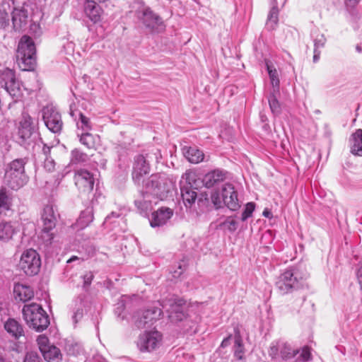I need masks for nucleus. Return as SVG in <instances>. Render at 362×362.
Returning <instances> with one entry per match:
<instances>
[{"mask_svg": "<svg viewBox=\"0 0 362 362\" xmlns=\"http://www.w3.org/2000/svg\"><path fill=\"white\" fill-rule=\"evenodd\" d=\"M16 62L22 71H32L36 65V48L33 39L23 35L18 42Z\"/></svg>", "mask_w": 362, "mask_h": 362, "instance_id": "f257e3e1", "label": "nucleus"}, {"mask_svg": "<svg viewBox=\"0 0 362 362\" xmlns=\"http://www.w3.org/2000/svg\"><path fill=\"white\" fill-rule=\"evenodd\" d=\"M23 316L30 328L41 332L49 325V317L42 306L37 303L25 304L22 310Z\"/></svg>", "mask_w": 362, "mask_h": 362, "instance_id": "f03ea898", "label": "nucleus"}, {"mask_svg": "<svg viewBox=\"0 0 362 362\" xmlns=\"http://www.w3.org/2000/svg\"><path fill=\"white\" fill-rule=\"evenodd\" d=\"M28 160L27 157L16 158L8 165L5 179L11 189L17 190L28 181V177L25 171V165L28 163Z\"/></svg>", "mask_w": 362, "mask_h": 362, "instance_id": "7ed1b4c3", "label": "nucleus"}, {"mask_svg": "<svg viewBox=\"0 0 362 362\" xmlns=\"http://www.w3.org/2000/svg\"><path fill=\"white\" fill-rule=\"evenodd\" d=\"M306 278L307 274L301 273L298 267H290L279 276L276 287L282 295L292 293L301 287L303 280Z\"/></svg>", "mask_w": 362, "mask_h": 362, "instance_id": "20e7f679", "label": "nucleus"}, {"mask_svg": "<svg viewBox=\"0 0 362 362\" xmlns=\"http://www.w3.org/2000/svg\"><path fill=\"white\" fill-rule=\"evenodd\" d=\"M37 138L33 118L27 112H23L18 126L17 142L27 148L34 144Z\"/></svg>", "mask_w": 362, "mask_h": 362, "instance_id": "39448f33", "label": "nucleus"}, {"mask_svg": "<svg viewBox=\"0 0 362 362\" xmlns=\"http://www.w3.org/2000/svg\"><path fill=\"white\" fill-rule=\"evenodd\" d=\"M160 305L162 310L168 313V318L172 322H178L187 318L186 301L179 297H171L163 300Z\"/></svg>", "mask_w": 362, "mask_h": 362, "instance_id": "423d86ee", "label": "nucleus"}, {"mask_svg": "<svg viewBox=\"0 0 362 362\" xmlns=\"http://www.w3.org/2000/svg\"><path fill=\"white\" fill-rule=\"evenodd\" d=\"M19 267L28 276L37 274L41 267V259L37 251L33 249L24 251L19 262Z\"/></svg>", "mask_w": 362, "mask_h": 362, "instance_id": "0eeeda50", "label": "nucleus"}, {"mask_svg": "<svg viewBox=\"0 0 362 362\" xmlns=\"http://www.w3.org/2000/svg\"><path fill=\"white\" fill-rule=\"evenodd\" d=\"M162 312L160 308L156 307L137 312L134 315V325L138 329L148 327L153 324V321L159 318Z\"/></svg>", "mask_w": 362, "mask_h": 362, "instance_id": "6e6552de", "label": "nucleus"}, {"mask_svg": "<svg viewBox=\"0 0 362 362\" xmlns=\"http://www.w3.org/2000/svg\"><path fill=\"white\" fill-rule=\"evenodd\" d=\"M149 161L144 155H137L134 157L132 177L135 185L140 186L141 182H144V176L150 172Z\"/></svg>", "mask_w": 362, "mask_h": 362, "instance_id": "1a4fd4ad", "label": "nucleus"}, {"mask_svg": "<svg viewBox=\"0 0 362 362\" xmlns=\"http://www.w3.org/2000/svg\"><path fill=\"white\" fill-rule=\"evenodd\" d=\"M58 216L53 206L47 204L44 207L41 215V219L43 223L42 232L47 235V241L50 242L53 239V234L50 232L56 226Z\"/></svg>", "mask_w": 362, "mask_h": 362, "instance_id": "9d476101", "label": "nucleus"}, {"mask_svg": "<svg viewBox=\"0 0 362 362\" xmlns=\"http://www.w3.org/2000/svg\"><path fill=\"white\" fill-rule=\"evenodd\" d=\"M42 119L46 127L53 133H59L63 122L61 115L53 107L47 106L42 109Z\"/></svg>", "mask_w": 362, "mask_h": 362, "instance_id": "9b49d317", "label": "nucleus"}, {"mask_svg": "<svg viewBox=\"0 0 362 362\" xmlns=\"http://www.w3.org/2000/svg\"><path fill=\"white\" fill-rule=\"evenodd\" d=\"M11 21L15 31L20 32L27 27L29 22L28 5L13 7L11 11Z\"/></svg>", "mask_w": 362, "mask_h": 362, "instance_id": "f8f14e48", "label": "nucleus"}, {"mask_svg": "<svg viewBox=\"0 0 362 362\" xmlns=\"http://www.w3.org/2000/svg\"><path fill=\"white\" fill-rule=\"evenodd\" d=\"M221 195L223 202L230 211H238L240 208V201L238 197V192L233 185L225 183L222 186Z\"/></svg>", "mask_w": 362, "mask_h": 362, "instance_id": "ddd939ff", "label": "nucleus"}, {"mask_svg": "<svg viewBox=\"0 0 362 362\" xmlns=\"http://www.w3.org/2000/svg\"><path fill=\"white\" fill-rule=\"evenodd\" d=\"M75 185L78 189L85 193L90 192L93 189L95 178L93 173L85 169H80L75 172Z\"/></svg>", "mask_w": 362, "mask_h": 362, "instance_id": "4468645a", "label": "nucleus"}, {"mask_svg": "<svg viewBox=\"0 0 362 362\" xmlns=\"http://www.w3.org/2000/svg\"><path fill=\"white\" fill-rule=\"evenodd\" d=\"M161 341V334L157 332H147L139 337L137 346L141 351L154 350Z\"/></svg>", "mask_w": 362, "mask_h": 362, "instance_id": "2eb2a0df", "label": "nucleus"}, {"mask_svg": "<svg viewBox=\"0 0 362 362\" xmlns=\"http://www.w3.org/2000/svg\"><path fill=\"white\" fill-rule=\"evenodd\" d=\"M88 305V296L86 293L78 295L72 303V316L71 319L76 325L80 321L83 316L86 308Z\"/></svg>", "mask_w": 362, "mask_h": 362, "instance_id": "dca6fc26", "label": "nucleus"}, {"mask_svg": "<svg viewBox=\"0 0 362 362\" xmlns=\"http://www.w3.org/2000/svg\"><path fill=\"white\" fill-rule=\"evenodd\" d=\"M173 211L167 207H161L151 214L150 225L151 227H160L165 225L173 216Z\"/></svg>", "mask_w": 362, "mask_h": 362, "instance_id": "f3484780", "label": "nucleus"}, {"mask_svg": "<svg viewBox=\"0 0 362 362\" xmlns=\"http://www.w3.org/2000/svg\"><path fill=\"white\" fill-rule=\"evenodd\" d=\"M146 28L153 30L163 23L161 18L155 13L150 8H145L139 16Z\"/></svg>", "mask_w": 362, "mask_h": 362, "instance_id": "a211bd4d", "label": "nucleus"}, {"mask_svg": "<svg viewBox=\"0 0 362 362\" xmlns=\"http://www.w3.org/2000/svg\"><path fill=\"white\" fill-rule=\"evenodd\" d=\"M152 194L148 192L141 191L139 196L134 200V205L138 211L146 216L152 209Z\"/></svg>", "mask_w": 362, "mask_h": 362, "instance_id": "6ab92c4d", "label": "nucleus"}, {"mask_svg": "<svg viewBox=\"0 0 362 362\" xmlns=\"http://www.w3.org/2000/svg\"><path fill=\"white\" fill-rule=\"evenodd\" d=\"M84 11L86 16L93 23L100 21L103 9L95 1L86 0L84 5Z\"/></svg>", "mask_w": 362, "mask_h": 362, "instance_id": "aec40b11", "label": "nucleus"}, {"mask_svg": "<svg viewBox=\"0 0 362 362\" xmlns=\"http://www.w3.org/2000/svg\"><path fill=\"white\" fill-rule=\"evenodd\" d=\"M13 295L16 300L25 303L34 297V291L30 286L18 283L14 285Z\"/></svg>", "mask_w": 362, "mask_h": 362, "instance_id": "412c9836", "label": "nucleus"}, {"mask_svg": "<svg viewBox=\"0 0 362 362\" xmlns=\"http://www.w3.org/2000/svg\"><path fill=\"white\" fill-rule=\"evenodd\" d=\"M226 172L223 170L216 169L206 173L203 179L204 185L207 188H211L215 185L223 182L226 179Z\"/></svg>", "mask_w": 362, "mask_h": 362, "instance_id": "4be33fe9", "label": "nucleus"}, {"mask_svg": "<svg viewBox=\"0 0 362 362\" xmlns=\"http://www.w3.org/2000/svg\"><path fill=\"white\" fill-rule=\"evenodd\" d=\"M18 229L13 222H0V241L6 243L13 239V235L17 233Z\"/></svg>", "mask_w": 362, "mask_h": 362, "instance_id": "5701e85b", "label": "nucleus"}, {"mask_svg": "<svg viewBox=\"0 0 362 362\" xmlns=\"http://www.w3.org/2000/svg\"><path fill=\"white\" fill-rule=\"evenodd\" d=\"M350 151L354 156H362V129H358L350 137Z\"/></svg>", "mask_w": 362, "mask_h": 362, "instance_id": "b1692460", "label": "nucleus"}, {"mask_svg": "<svg viewBox=\"0 0 362 362\" xmlns=\"http://www.w3.org/2000/svg\"><path fill=\"white\" fill-rule=\"evenodd\" d=\"M4 329L15 339H18L24 335V330L22 325L13 318H9L4 323Z\"/></svg>", "mask_w": 362, "mask_h": 362, "instance_id": "393cba45", "label": "nucleus"}, {"mask_svg": "<svg viewBox=\"0 0 362 362\" xmlns=\"http://www.w3.org/2000/svg\"><path fill=\"white\" fill-rule=\"evenodd\" d=\"M146 189L151 190L154 194L160 195L165 192L161 185V181L157 175H152L150 177L145 180L144 182H141Z\"/></svg>", "mask_w": 362, "mask_h": 362, "instance_id": "a878e982", "label": "nucleus"}, {"mask_svg": "<svg viewBox=\"0 0 362 362\" xmlns=\"http://www.w3.org/2000/svg\"><path fill=\"white\" fill-rule=\"evenodd\" d=\"M70 115L76 121L78 129L83 132H89L91 129L90 119L78 110H71Z\"/></svg>", "mask_w": 362, "mask_h": 362, "instance_id": "bb28decb", "label": "nucleus"}, {"mask_svg": "<svg viewBox=\"0 0 362 362\" xmlns=\"http://www.w3.org/2000/svg\"><path fill=\"white\" fill-rule=\"evenodd\" d=\"M93 220V207L90 204L88 206L85 210L81 212L78 218L76 221V225L80 228L83 229L89 226Z\"/></svg>", "mask_w": 362, "mask_h": 362, "instance_id": "cd10ccee", "label": "nucleus"}, {"mask_svg": "<svg viewBox=\"0 0 362 362\" xmlns=\"http://www.w3.org/2000/svg\"><path fill=\"white\" fill-rule=\"evenodd\" d=\"M181 196L186 207H191L197 199V192L190 185H185L180 187Z\"/></svg>", "mask_w": 362, "mask_h": 362, "instance_id": "c85d7f7f", "label": "nucleus"}, {"mask_svg": "<svg viewBox=\"0 0 362 362\" xmlns=\"http://www.w3.org/2000/svg\"><path fill=\"white\" fill-rule=\"evenodd\" d=\"M279 11L276 0H274V4L268 13L266 22V28L268 30H274L276 29L279 22Z\"/></svg>", "mask_w": 362, "mask_h": 362, "instance_id": "c756f323", "label": "nucleus"}, {"mask_svg": "<svg viewBox=\"0 0 362 362\" xmlns=\"http://www.w3.org/2000/svg\"><path fill=\"white\" fill-rule=\"evenodd\" d=\"M185 156L190 163H199L203 161L204 154L201 150L197 148V147L190 146L185 153Z\"/></svg>", "mask_w": 362, "mask_h": 362, "instance_id": "7c9ffc66", "label": "nucleus"}, {"mask_svg": "<svg viewBox=\"0 0 362 362\" xmlns=\"http://www.w3.org/2000/svg\"><path fill=\"white\" fill-rule=\"evenodd\" d=\"M44 358L48 362H59L62 359V354L59 348L51 345L42 353Z\"/></svg>", "mask_w": 362, "mask_h": 362, "instance_id": "2f4dec72", "label": "nucleus"}, {"mask_svg": "<svg viewBox=\"0 0 362 362\" xmlns=\"http://www.w3.org/2000/svg\"><path fill=\"white\" fill-rule=\"evenodd\" d=\"M4 88L16 100L19 99L23 94L20 81L16 78L11 83H9L8 86H4Z\"/></svg>", "mask_w": 362, "mask_h": 362, "instance_id": "473e14b6", "label": "nucleus"}, {"mask_svg": "<svg viewBox=\"0 0 362 362\" xmlns=\"http://www.w3.org/2000/svg\"><path fill=\"white\" fill-rule=\"evenodd\" d=\"M271 83L273 87L272 92L279 93V78L277 70L268 63L266 64Z\"/></svg>", "mask_w": 362, "mask_h": 362, "instance_id": "72a5a7b5", "label": "nucleus"}, {"mask_svg": "<svg viewBox=\"0 0 362 362\" xmlns=\"http://www.w3.org/2000/svg\"><path fill=\"white\" fill-rule=\"evenodd\" d=\"M16 78L15 72L9 68L0 70V86L4 88Z\"/></svg>", "mask_w": 362, "mask_h": 362, "instance_id": "f704fd0d", "label": "nucleus"}, {"mask_svg": "<svg viewBox=\"0 0 362 362\" xmlns=\"http://www.w3.org/2000/svg\"><path fill=\"white\" fill-rule=\"evenodd\" d=\"M279 95V93L271 92L268 96V102L269 105L270 110L272 112L278 115L281 113V105L277 99V95Z\"/></svg>", "mask_w": 362, "mask_h": 362, "instance_id": "c9c22d12", "label": "nucleus"}, {"mask_svg": "<svg viewBox=\"0 0 362 362\" xmlns=\"http://www.w3.org/2000/svg\"><path fill=\"white\" fill-rule=\"evenodd\" d=\"M88 156L86 153L75 148L71 153V162L72 163H81L88 160Z\"/></svg>", "mask_w": 362, "mask_h": 362, "instance_id": "e433bc0d", "label": "nucleus"}, {"mask_svg": "<svg viewBox=\"0 0 362 362\" xmlns=\"http://www.w3.org/2000/svg\"><path fill=\"white\" fill-rule=\"evenodd\" d=\"M299 351L298 349H293L292 347L288 344H284L280 349V354L283 359H289L298 354Z\"/></svg>", "mask_w": 362, "mask_h": 362, "instance_id": "4c0bfd02", "label": "nucleus"}, {"mask_svg": "<svg viewBox=\"0 0 362 362\" xmlns=\"http://www.w3.org/2000/svg\"><path fill=\"white\" fill-rule=\"evenodd\" d=\"M10 201L5 188L0 189V214L9 210Z\"/></svg>", "mask_w": 362, "mask_h": 362, "instance_id": "58836bf2", "label": "nucleus"}, {"mask_svg": "<svg viewBox=\"0 0 362 362\" xmlns=\"http://www.w3.org/2000/svg\"><path fill=\"white\" fill-rule=\"evenodd\" d=\"M10 23L9 13L4 4L0 6V30H5Z\"/></svg>", "mask_w": 362, "mask_h": 362, "instance_id": "ea45409f", "label": "nucleus"}, {"mask_svg": "<svg viewBox=\"0 0 362 362\" xmlns=\"http://www.w3.org/2000/svg\"><path fill=\"white\" fill-rule=\"evenodd\" d=\"M244 354L243 340L240 336H235L234 344V355L238 359H242Z\"/></svg>", "mask_w": 362, "mask_h": 362, "instance_id": "a19ab883", "label": "nucleus"}, {"mask_svg": "<svg viewBox=\"0 0 362 362\" xmlns=\"http://www.w3.org/2000/svg\"><path fill=\"white\" fill-rule=\"evenodd\" d=\"M80 142L88 148H91L94 146L93 136L88 132H84L80 136Z\"/></svg>", "mask_w": 362, "mask_h": 362, "instance_id": "79ce46f5", "label": "nucleus"}, {"mask_svg": "<svg viewBox=\"0 0 362 362\" xmlns=\"http://www.w3.org/2000/svg\"><path fill=\"white\" fill-rule=\"evenodd\" d=\"M255 209V204L254 202H248L242 213L241 220L245 221L248 218L251 217Z\"/></svg>", "mask_w": 362, "mask_h": 362, "instance_id": "37998d69", "label": "nucleus"}, {"mask_svg": "<svg viewBox=\"0 0 362 362\" xmlns=\"http://www.w3.org/2000/svg\"><path fill=\"white\" fill-rule=\"evenodd\" d=\"M37 342L42 354L51 346L49 344V339L45 335H40L37 339Z\"/></svg>", "mask_w": 362, "mask_h": 362, "instance_id": "c03bdc74", "label": "nucleus"}, {"mask_svg": "<svg viewBox=\"0 0 362 362\" xmlns=\"http://www.w3.org/2000/svg\"><path fill=\"white\" fill-rule=\"evenodd\" d=\"M125 309V300L122 298L118 300L117 304L115 305V308L114 310L115 314L117 316V317L121 318V320H124V316H122V313Z\"/></svg>", "mask_w": 362, "mask_h": 362, "instance_id": "a18cd8bd", "label": "nucleus"}, {"mask_svg": "<svg viewBox=\"0 0 362 362\" xmlns=\"http://www.w3.org/2000/svg\"><path fill=\"white\" fill-rule=\"evenodd\" d=\"M230 232H234L238 227V222L235 221L232 217H228L221 224Z\"/></svg>", "mask_w": 362, "mask_h": 362, "instance_id": "49530a36", "label": "nucleus"}, {"mask_svg": "<svg viewBox=\"0 0 362 362\" xmlns=\"http://www.w3.org/2000/svg\"><path fill=\"white\" fill-rule=\"evenodd\" d=\"M327 39L324 34H319L314 39V49L320 50L325 47Z\"/></svg>", "mask_w": 362, "mask_h": 362, "instance_id": "de8ad7c7", "label": "nucleus"}, {"mask_svg": "<svg viewBox=\"0 0 362 362\" xmlns=\"http://www.w3.org/2000/svg\"><path fill=\"white\" fill-rule=\"evenodd\" d=\"M147 158L150 160H155L156 163H158L162 158L160 151L159 149H153L151 152L146 154Z\"/></svg>", "mask_w": 362, "mask_h": 362, "instance_id": "09e8293b", "label": "nucleus"}, {"mask_svg": "<svg viewBox=\"0 0 362 362\" xmlns=\"http://www.w3.org/2000/svg\"><path fill=\"white\" fill-rule=\"evenodd\" d=\"M211 200L216 209H220L223 206V199H221L218 192H214L211 194Z\"/></svg>", "mask_w": 362, "mask_h": 362, "instance_id": "8fccbe9b", "label": "nucleus"}, {"mask_svg": "<svg viewBox=\"0 0 362 362\" xmlns=\"http://www.w3.org/2000/svg\"><path fill=\"white\" fill-rule=\"evenodd\" d=\"M23 362H42V361L38 354L31 351L26 354Z\"/></svg>", "mask_w": 362, "mask_h": 362, "instance_id": "3c124183", "label": "nucleus"}, {"mask_svg": "<svg viewBox=\"0 0 362 362\" xmlns=\"http://www.w3.org/2000/svg\"><path fill=\"white\" fill-rule=\"evenodd\" d=\"M93 278H94V275L91 272H86L83 276V286L86 291H87L88 287L91 284Z\"/></svg>", "mask_w": 362, "mask_h": 362, "instance_id": "603ef678", "label": "nucleus"}, {"mask_svg": "<svg viewBox=\"0 0 362 362\" xmlns=\"http://www.w3.org/2000/svg\"><path fill=\"white\" fill-rule=\"evenodd\" d=\"M55 167V162L50 156H47L44 161V168L47 171H53Z\"/></svg>", "mask_w": 362, "mask_h": 362, "instance_id": "864d4df0", "label": "nucleus"}, {"mask_svg": "<svg viewBox=\"0 0 362 362\" xmlns=\"http://www.w3.org/2000/svg\"><path fill=\"white\" fill-rule=\"evenodd\" d=\"M185 269H186V266H185V262L182 261V263H179L177 269L175 270L173 272V276L174 278H179L182 275V274L184 272Z\"/></svg>", "mask_w": 362, "mask_h": 362, "instance_id": "5fc2aeb1", "label": "nucleus"}, {"mask_svg": "<svg viewBox=\"0 0 362 362\" xmlns=\"http://www.w3.org/2000/svg\"><path fill=\"white\" fill-rule=\"evenodd\" d=\"M30 30L35 37L40 36L42 33L40 26L38 23H33L30 26Z\"/></svg>", "mask_w": 362, "mask_h": 362, "instance_id": "6e6d98bb", "label": "nucleus"}, {"mask_svg": "<svg viewBox=\"0 0 362 362\" xmlns=\"http://www.w3.org/2000/svg\"><path fill=\"white\" fill-rule=\"evenodd\" d=\"M300 356L303 361H308L311 356L310 349L308 346L303 347Z\"/></svg>", "mask_w": 362, "mask_h": 362, "instance_id": "4d7b16f0", "label": "nucleus"}, {"mask_svg": "<svg viewBox=\"0 0 362 362\" xmlns=\"http://www.w3.org/2000/svg\"><path fill=\"white\" fill-rule=\"evenodd\" d=\"M361 0H344V4L346 8H354L357 6Z\"/></svg>", "mask_w": 362, "mask_h": 362, "instance_id": "13d9d810", "label": "nucleus"}, {"mask_svg": "<svg viewBox=\"0 0 362 362\" xmlns=\"http://www.w3.org/2000/svg\"><path fill=\"white\" fill-rule=\"evenodd\" d=\"M313 52H314L313 62L316 63L320 59L321 51L318 50V49H314Z\"/></svg>", "mask_w": 362, "mask_h": 362, "instance_id": "bf43d9fd", "label": "nucleus"}, {"mask_svg": "<svg viewBox=\"0 0 362 362\" xmlns=\"http://www.w3.org/2000/svg\"><path fill=\"white\" fill-rule=\"evenodd\" d=\"M262 215L266 217V218H272V213L271 212L270 210H269L268 209H265L264 211H263V213H262Z\"/></svg>", "mask_w": 362, "mask_h": 362, "instance_id": "052dcab7", "label": "nucleus"}, {"mask_svg": "<svg viewBox=\"0 0 362 362\" xmlns=\"http://www.w3.org/2000/svg\"><path fill=\"white\" fill-rule=\"evenodd\" d=\"M50 151H51V148L45 145L43 148H42V151H43V153L44 155L45 156V158L47 156H49V153H50Z\"/></svg>", "mask_w": 362, "mask_h": 362, "instance_id": "680f3d73", "label": "nucleus"}, {"mask_svg": "<svg viewBox=\"0 0 362 362\" xmlns=\"http://www.w3.org/2000/svg\"><path fill=\"white\" fill-rule=\"evenodd\" d=\"M277 351H278V348H277V347H276V346H272V347H271L270 352H269V354H270V355H275V354H276Z\"/></svg>", "mask_w": 362, "mask_h": 362, "instance_id": "e2e57ef3", "label": "nucleus"}, {"mask_svg": "<svg viewBox=\"0 0 362 362\" xmlns=\"http://www.w3.org/2000/svg\"><path fill=\"white\" fill-rule=\"evenodd\" d=\"M229 338L224 339L223 341L221 342V346L224 347L226 346L228 344Z\"/></svg>", "mask_w": 362, "mask_h": 362, "instance_id": "0e129e2a", "label": "nucleus"}, {"mask_svg": "<svg viewBox=\"0 0 362 362\" xmlns=\"http://www.w3.org/2000/svg\"><path fill=\"white\" fill-rule=\"evenodd\" d=\"M79 258L76 256H72L68 261L67 263H71L75 260H78Z\"/></svg>", "mask_w": 362, "mask_h": 362, "instance_id": "69168bd1", "label": "nucleus"}, {"mask_svg": "<svg viewBox=\"0 0 362 362\" xmlns=\"http://www.w3.org/2000/svg\"><path fill=\"white\" fill-rule=\"evenodd\" d=\"M111 216L118 217V215H117L116 213L112 212V213H111V214H110V215H109V216H107L106 217V219H107H107H110V218H111Z\"/></svg>", "mask_w": 362, "mask_h": 362, "instance_id": "338daca9", "label": "nucleus"}, {"mask_svg": "<svg viewBox=\"0 0 362 362\" xmlns=\"http://www.w3.org/2000/svg\"><path fill=\"white\" fill-rule=\"evenodd\" d=\"M0 362H8V361L6 360V358L3 356L0 355Z\"/></svg>", "mask_w": 362, "mask_h": 362, "instance_id": "774afa93", "label": "nucleus"}]
</instances>
